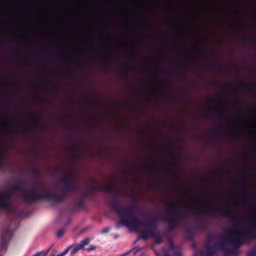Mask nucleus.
I'll return each mask as SVG.
<instances>
[{"mask_svg": "<svg viewBox=\"0 0 256 256\" xmlns=\"http://www.w3.org/2000/svg\"><path fill=\"white\" fill-rule=\"evenodd\" d=\"M64 232H65V230L64 228H62L60 229L57 232V234H56L58 238H61L64 235Z\"/></svg>", "mask_w": 256, "mask_h": 256, "instance_id": "18", "label": "nucleus"}, {"mask_svg": "<svg viewBox=\"0 0 256 256\" xmlns=\"http://www.w3.org/2000/svg\"><path fill=\"white\" fill-rule=\"evenodd\" d=\"M226 235V233L223 236H218V235L214 234H209V235L208 236V237H207V242H210V244H211V240H212V239H214V238H220L222 240H223V237L224 236Z\"/></svg>", "mask_w": 256, "mask_h": 256, "instance_id": "13", "label": "nucleus"}, {"mask_svg": "<svg viewBox=\"0 0 256 256\" xmlns=\"http://www.w3.org/2000/svg\"><path fill=\"white\" fill-rule=\"evenodd\" d=\"M189 210L193 212L198 210L196 216L198 218H201L203 214H210L215 216H221L223 218H228L232 223V228L234 230H239L240 227L235 222V217L231 213L227 212L228 208L224 207H215L212 205V203L208 204L204 208H201L196 206L189 208Z\"/></svg>", "mask_w": 256, "mask_h": 256, "instance_id": "4", "label": "nucleus"}, {"mask_svg": "<svg viewBox=\"0 0 256 256\" xmlns=\"http://www.w3.org/2000/svg\"><path fill=\"white\" fill-rule=\"evenodd\" d=\"M90 242L89 238H86L82 241L80 243L78 244H72L70 246H72L70 251V255L73 256L74 254L76 253L78 250L84 248L85 246L88 245Z\"/></svg>", "mask_w": 256, "mask_h": 256, "instance_id": "10", "label": "nucleus"}, {"mask_svg": "<svg viewBox=\"0 0 256 256\" xmlns=\"http://www.w3.org/2000/svg\"><path fill=\"white\" fill-rule=\"evenodd\" d=\"M93 180H94V182H96V179H95V178H94V179Z\"/></svg>", "mask_w": 256, "mask_h": 256, "instance_id": "50", "label": "nucleus"}, {"mask_svg": "<svg viewBox=\"0 0 256 256\" xmlns=\"http://www.w3.org/2000/svg\"><path fill=\"white\" fill-rule=\"evenodd\" d=\"M124 60L125 61H128L130 60V56L128 54L126 55L124 57Z\"/></svg>", "mask_w": 256, "mask_h": 256, "instance_id": "37", "label": "nucleus"}, {"mask_svg": "<svg viewBox=\"0 0 256 256\" xmlns=\"http://www.w3.org/2000/svg\"><path fill=\"white\" fill-rule=\"evenodd\" d=\"M128 179V176L127 174H126L125 176H124V180H127Z\"/></svg>", "mask_w": 256, "mask_h": 256, "instance_id": "46", "label": "nucleus"}, {"mask_svg": "<svg viewBox=\"0 0 256 256\" xmlns=\"http://www.w3.org/2000/svg\"><path fill=\"white\" fill-rule=\"evenodd\" d=\"M176 141L177 142H179L178 140H176Z\"/></svg>", "mask_w": 256, "mask_h": 256, "instance_id": "57", "label": "nucleus"}, {"mask_svg": "<svg viewBox=\"0 0 256 256\" xmlns=\"http://www.w3.org/2000/svg\"><path fill=\"white\" fill-rule=\"evenodd\" d=\"M197 228L198 230H203L204 228V225L202 223L198 224Z\"/></svg>", "mask_w": 256, "mask_h": 256, "instance_id": "34", "label": "nucleus"}, {"mask_svg": "<svg viewBox=\"0 0 256 256\" xmlns=\"http://www.w3.org/2000/svg\"><path fill=\"white\" fill-rule=\"evenodd\" d=\"M256 236V220L252 222V226L245 229L244 234H233L230 231L226 232V235L219 242L212 246L206 242L205 251L206 256H214L219 250H224L227 244L231 243L236 246H242L244 242L248 241Z\"/></svg>", "mask_w": 256, "mask_h": 256, "instance_id": "2", "label": "nucleus"}, {"mask_svg": "<svg viewBox=\"0 0 256 256\" xmlns=\"http://www.w3.org/2000/svg\"><path fill=\"white\" fill-rule=\"evenodd\" d=\"M244 88H246V90H254V86H251L250 84H245L244 86Z\"/></svg>", "mask_w": 256, "mask_h": 256, "instance_id": "26", "label": "nucleus"}, {"mask_svg": "<svg viewBox=\"0 0 256 256\" xmlns=\"http://www.w3.org/2000/svg\"><path fill=\"white\" fill-rule=\"evenodd\" d=\"M174 256H180V253L178 252H174Z\"/></svg>", "mask_w": 256, "mask_h": 256, "instance_id": "41", "label": "nucleus"}, {"mask_svg": "<svg viewBox=\"0 0 256 256\" xmlns=\"http://www.w3.org/2000/svg\"><path fill=\"white\" fill-rule=\"evenodd\" d=\"M253 110H256V108H254Z\"/></svg>", "mask_w": 256, "mask_h": 256, "instance_id": "61", "label": "nucleus"}, {"mask_svg": "<svg viewBox=\"0 0 256 256\" xmlns=\"http://www.w3.org/2000/svg\"><path fill=\"white\" fill-rule=\"evenodd\" d=\"M120 196L119 194H113L112 198L108 201L107 204L110 207L111 209L114 212V210L112 208V204L113 202L112 201L114 200V202H116L118 204V206L120 209H121V210H122L124 208L128 209L130 212H132V214H134L133 211L136 210L138 208V205H137L136 202L135 201H134L132 202V204L128 208H121L120 204L117 202V200L118 199V198H120Z\"/></svg>", "mask_w": 256, "mask_h": 256, "instance_id": "9", "label": "nucleus"}, {"mask_svg": "<svg viewBox=\"0 0 256 256\" xmlns=\"http://www.w3.org/2000/svg\"><path fill=\"white\" fill-rule=\"evenodd\" d=\"M150 168H152V169H154V168H155V167H154V166H151V167H150Z\"/></svg>", "mask_w": 256, "mask_h": 256, "instance_id": "53", "label": "nucleus"}, {"mask_svg": "<svg viewBox=\"0 0 256 256\" xmlns=\"http://www.w3.org/2000/svg\"><path fill=\"white\" fill-rule=\"evenodd\" d=\"M50 256H56L54 254H51Z\"/></svg>", "mask_w": 256, "mask_h": 256, "instance_id": "51", "label": "nucleus"}, {"mask_svg": "<svg viewBox=\"0 0 256 256\" xmlns=\"http://www.w3.org/2000/svg\"><path fill=\"white\" fill-rule=\"evenodd\" d=\"M112 202V208L114 210V212L120 216V221L116 225L117 228L122 225L130 228L134 231H140V228H146V230L141 232L138 240H146L149 237L157 238L158 236V232L156 227L140 220L128 210L120 209L118 204L114 200Z\"/></svg>", "mask_w": 256, "mask_h": 256, "instance_id": "1", "label": "nucleus"}, {"mask_svg": "<svg viewBox=\"0 0 256 256\" xmlns=\"http://www.w3.org/2000/svg\"><path fill=\"white\" fill-rule=\"evenodd\" d=\"M250 42L254 44H256V37H250L249 38Z\"/></svg>", "mask_w": 256, "mask_h": 256, "instance_id": "28", "label": "nucleus"}, {"mask_svg": "<svg viewBox=\"0 0 256 256\" xmlns=\"http://www.w3.org/2000/svg\"><path fill=\"white\" fill-rule=\"evenodd\" d=\"M184 96L186 98H189L190 96V94L188 92H184Z\"/></svg>", "mask_w": 256, "mask_h": 256, "instance_id": "36", "label": "nucleus"}, {"mask_svg": "<svg viewBox=\"0 0 256 256\" xmlns=\"http://www.w3.org/2000/svg\"><path fill=\"white\" fill-rule=\"evenodd\" d=\"M16 128L18 131L22 133L25 132L26 130V128L24 126H17Z\"/></svg>", "mask_w": 256, "mask_h": 256, "instance_id": "24", "label": "nucleus"}, {"mask_svg": "<svg viewBox=\"0 0 256 256\" xmlns=\"http://www.w3.org/2000/svg\"><path fill=\"white\" fill-rule=\"evenodd\" d=\"M96 248V246L94 245H90L88 248L86 249L87 251L90 252L93 250H94Z\"/></svg>", "mask_w": 256, "mask_h": 256, "instance_id": "32", "label": "nucleus"}, {"mask_svg": "<svg viewBox=\"0 0 256 256\" xmlns=\"http://www.w3.org/2000/svg\"><path fill=\"white\" fill-rule=\"evenodd\" d=\"M234 137L235 138V139L237 140V138H237L236 136H234Z\"/></svg>", "mask_w": 256, "mask_h": 256, "instance_id": "55", "label": "nucleus"}, {"mask_svg": "<svg viewBox=\"0 0 256 256\" xmlns=\"http://www.w3.org/2000/svg\"><path fill=\"white\" fill-rule=\"evenodd\" d=\"M124 72L126 74H127L128 73V70L127 69H124Z\"/></svg>", "mask_w": 256, "mask_h": 256, "instance_id": "45", "label": "nucleus"}, {"mask_svg": "<svg viewBox=\"0 0 256 256\" xmlns=\"http://www.w3.org/2000/svg\"><path fill=\"white\" fill-rule=\"evenodd\" d=\"M68 76V74H64V76Z\"/></svg>", "mask_w": 256, "mask_h": 256, "instance_id": "52", "label": "nucleus"}, {"mask_svg": "<svg viewBox=\"0 0 256 256\" xmlns=\"http://www.w3.org/2000/svg\"><path fill=\"white\" fill-rule=\"evenodd\" d=\"M173 182L176 183V184H178V182L176 178H174Z\"/></svg>", "mask_w": 256, "mask_h": 256, "instance_id": "44", "label": "nucleus"}, {"mask_svg": "<svg viewBox=\"0 0 256 256\" xmlns=\"http://www.w3.org/2000/svg\"><path fill=\"white\" fill-rule=\"evenodd\" d=\"M72 246H69L68 248H66L64 252H61L60 254L56 255V256H65L68 252L69 250L72 248Z\"/></svg>", "mask_w": 256, "mask_h": 256, "instance_id": "17", "label": "nucleus"}, {"mask_svg": "<svg viewBox=\"0 0 256 256\" xmlns=\"http://www.w3.org/2000/svg\"><path fill=\"white\" fill-rule=\"evenodd\" d=\"M164 256H171L170 254H166Z\"/></svg>", "mask_w": 256, "mask_h": 256, "instance_id": "49", "label": "nucleus"}, {"mask_svg": "<svg viewBox=\"0 0 256 256\" xmlns=\"http://www.w3.org/2000/svg\"><path fill=\"white\" fill-rule=\"evenodd\" d=\"M60 187L61 190V192L58 194H55L56 195L60 196L63 197L62 200L60 202H56L52 200H47L54 203H60L64 201L66 199V192H78L80 191V188L78 184L76 182L73 178L68 174H64L60 180Z\"/></svg>", "mask_w": 256, "mask_h": 256, "instance_id": "5", "label": "nucleus"}, {"mask_svg": "<svg viewBox=\"0 0 256 256\" xmlns=\"http://www.w3.org/2000/svg\"><path fill=\"white\" fill-rule=\"evenodd\" d=\"M175 250V248H174V245L172 243H170V246H169V248H168V250L170 252H172V251H174Z\"/></svg>", "mask_w": 256, "mask_h": 256, "instance_id": "29", "label": "nucleus"}, {"mask_svg": "<svg viewBox=\"0 0 256 256\" xmlns=\"http://www.w3.org/2000/svg\"><path fill=\"white\" fill-rule=\"evenodd\" d=\"M70 148L71 150H76V146H75V145L71 146H70Z\"/></svg>", "mask_w": 256, "mask_h": 256, "instance_id": "40", "label": "nucleus"}, {"mask_svg": "<svg viewBox=\"0 0 256 256\" xmlns=\"http://www.w3.org/2000/svg\"><path fill=\"white\" fill-rule=\"evenodd\" d=\"M196 62L194 60L191 59L188 62H185L184 64L189 66H191L192 64H195Z\"/></svg>", "mask_w": 256, "mask_h": 256, "instance_id": "27", "label": "nucleus"}, {"mask_svg": "<svg viewBox=\"0 0 256 256\" xmlns=\"http://www.w3.org/2000/svg\"><path fill=\"white\" fill-rule=\"evenodd\" d=\"M85 206L84 202L83 200H81L78 202L76 204V207L78 208H83Z\"/></svg>", "mask_w": 256, "mask_h": 256, "instance_id": "19", "label": "nucleus"}, {"mask_svg": "<svg viewBox=\"0 0 256 256\" xmlns=\"http://www.w3.org/2000/svg\"><path fill=\"white\" fill-rule=\"evenodd\" d=\"M186 234L190 238H192L194 236V232L190 228H186Z\"/></svg>", "mask_w": 256, "mask_h": 256, "instance_id": "14", "label": "nucleus"}, {"mask_svg": "<svg viewBox=\"0 0 256 256\" xmlns=\"http://www.w3.org/2000/svg\"><path fill=\"white\" fill-rule=\"evenodd\" d=\"M158 220L156 218H153L149 222H146L148 224H150V225H152L156 228L158 224Z\"/></svg>", "mask_w": 256, "mask_h": 256, "instance_id": "15", "label": "nucleus"}, {"mask_svg": "<svg viewBox=\"0 0 256 256\" xmlns=\"http://www.w3.org/2000/svg\"><path fill=\"white\" fill-rule=\"evenodd\" d=\"M116 186V183L114 180H112L111 182L104 185L100 186L98 188H92L89 190L86 194L88 196H92L95 194L98 191H102L108 193L113 192Z\"/></svg>", "mask_w": 256, "mask_h": 256, "instance_id": "8", "label": "nucleus"}, {"mask_svg": "<svg viewBox=\"0 0 256 256\" xmlns=\"http://www.w3.org/2000/svg\"><path fill=\"white\" fill-rule=\"evenodd\" d=\"M181 206H174L170 204L168 206V215L164 218L170 231L174 230L180 224L184 217V213L180 211Z\"/></svg>", "mask_w": 256, "mask_h": 256, "instance_id": "6", "label": "nucleus"}, {"mask_svg": "<svg viewBox=\"0 0 256 256\" xmlns=\"http://www.w3.org/2000/svg\"><path fill=\"white\" fill-rule=\"evenodd\" d=\"M180 148H181V146L180 145V146H179V147H178V148H180Z\"/></svg>", "mask_w": 256, "mask_h": 256, "instance_id": "58", "label": "nucleus"}, {"mask_svg": "<svg viewBox=\"0 0 256 256\" xmlns=\"http://www.w3.org/2000/svg\"><path fill=\"white\" fill-rule=\"evenodd\" d=\"M32 174H33L34 176L36 178H39L40 177V173H39V172L37 170L32 169Z\"/></svg>", "mask_w": 256, "mask_h": 256, "instance_id": "22", "label": "nucleus"}, {"mask_svg": "<svg viewBox=\"0 0 256 256\" xmlns=\"http://www.w3.org/2000/svg\"><path fill=\"white\" fill-rule=\"evenodd\" d=\"M162 240H161V239L160 238H158V239H156V242L158 244H159L161 242Z\"/></svg>", "mask_w": 256, "mask_h": 256, "instance_id": "43", "label": "nucleus"}, {"mask_svg": "<svg viewBox=\"0 0 256 256\" xmlns=\"http://www.w3.org/2000/svg\"><path fill=\"white\" fill-rule=\"evenodd\" d=\"M12 194V190H2L0 192V209L8 214L12 212V207L9 202Z\"/></svg>", "mask_w": 256, "mask_h": 256, "instance_id": "7", "label": "nucleus"}, {"mask_svg": "<svg viewBox=\"0 0 256 256\" xmlns=\"http://www.w3.org/2000/svg\"><path fill=\"white\" fill-rule=\"evenodd\" d=\"M194 126H188L187 128V130H194Z\"/></svg>", "mask_w": 256, "mask_h": 256, "instance_id": "39", "label": "nucleus"}, {"mask_svg": "<svg viewBox=\"0 0 256 256\" xmlns=\"http://www.w3.org/2000/svg\"><path fill=\"white\" fill-rule=\"evenodd\" d=\"M46 254H47V252H44L42 251L40 252H36V254H34L32 256H46Z\"/></svg>", "mask_w": 256, "mask_h": 256, "instance_id": "25", "label": "nucleus"}, {"mask_svg": "<svg viewBox=\"0 0 256 256\" xmlns=\"http://www.w3.org/2000/svg\"><path fill=\"white\" fill-rule=\"evenodd\" d=\"M208 65L210 67H212V66H214V64L213 62H208Z\"/></svg>", "mask_w": 256, "mask_h": 256, "instance_id": "42", "label": "nucleus"}, {"mask_svg": "<svg viewBox=\"0 0 256 256\" xmlns=\"http://www.w3.org/2000/svg\"><path fill=\"white\" fill-rule=\"evenodd\" d=\"M110 228H106L102 230V233L103 234H106V233L108 232H110Z\"/></svg>", "mask_w": 256, "mask_h": 256, "instance_id": "31", "label": "nucleus"}, {"mask_svg": "<svg viewBox=\"0 0 256 256\" xmlns=\"http://www.w3.org/2000/svg\"><path fill=\"white\" fill-rule=\"evenodd\" d=\"M217 102H217L218 104L220 106H228V103L226 102L224 100H220L219 98H218V100Z\"/></svg>", "mask_w": 256, "mask_h": 256, "instance_id": "21", "label": "nucleus"}, {"mask_svg": "<svg viewBox=\"0 0 256 256\" xmlns=\"http://www.w3.org/2000/svg\"><path fill=\"white\" fill-rule=\"evenodd\" d=\"M212 196H208V198H211Z\"/></svg>", "mask_w": 256, "mask_h": 256, "instance_id": "60", "label": "nucleus"}, {"mask_svg": "<svg viewBox=\"0 0 256 256\" xmlns=\"http://www.w3.org/2000/svg\"><path fill=\"white\" fill-rule=\"evenodd\" d=\"M122 165L124 166V167H126V168H128V170L130 171H132L134 168L133 167H132V166H130L128 164V162H123L122 164Z\"/></svg>", "mask_w": 256, "mask_h": 256, "instance_id": "20", "label": "nucleus"}, {"mask_svg": "<svg viewBox=\"0 0 256 256\" xmlns=\"http://www.w3.org/2000/svg\"><path fill=\"white\" fill-rule=\"evenodd\" d=\"M2 57H3V56H2L0 55V58H2Z\"/></svg>", "mask_w": 256, "mask_h": 256, "instance_id": "59", "label": "nucleus"}, {"mask_svg": "<svg viewBox=\"0 0 256 256\" xmlns=\"http://www.w3.org/2000/svg\"><path fill=\"white\" fill-rule=\"evenodd\" d=\"M84 100H92V101H94V102H98V99H96V98H93V99H90L87 96H85L84 97Z\"/></svg>", "mask_w": 256, "mask_h": 256, "instance_id": "33", "label": "nucleus"}, {"mask_svg": "<svg viewBox=\"0 0 256 256\" xmlns=\"http://www.w3.org/2000/svg\"><path fill=\"white\" fill-rule=\"evenodd\" d=\"M164 70H160V74H164Z\"/></svg>", "mask_w": 256, "mask_h": 256, "instance_id": "47", "label": "nucleus"}, {"mask_svg": "<svg viewBox=\"0 0 256 256\" xmlns=\"http://www.w3.org/2000/svg\"><path fill=\"white\" fill-rule=\"evenodd\" d=\"M11 235L10 230L9 229L6 230L2 234V246L1 249L5 250L8 245V240Z\"/></svg>", "mask_w": 256, "mask_h": 256, "instance_id": "11", "label": "nucleus"}, {"mask_svg": "<svg viewBox=\"0 0 256 256\" xmlns=\"http://www.w3.org/2000/svg\"><path fill=\"white\" fill-rule=\"evenodd\" d=\"M212 84L214 86H220V83L216 82H214Z\"/></svg>", "mask_w": 256, "mask_h": 256, "instance_id": "35", "label": "nucleus"}, {"mask_svg": "<svg viewBox=\"0 0 256 256\" xmlns=\"http://www.w3.org/2000/svg\"><path fill=\"white\" fill-rule=\"evenodd\" d=\"M216 136H220V133H216Z\"/></svg>", "mask_w": 256, "mask_h": 256, "instance_id": "48", "label": "nucleus"}, {"mask_svg": "<svg viewBox=\"0 0 256 256\" xmlns=\"http://www.w3.org/2000/svg\"><path fill=\"white\" fill-rule=\"evenodd\" d=\"M14 190L21 192L23 200L28 203H33L42 200H52L60 202L63 199L60 196L56 195L50 192L44 190L42 185L34 182L29 189L24 187L22 181L18 182L12 185Z\"/></svg>", "mask_w": 256, "mask_h": 256, "instance_id": "3", "label": "nucleus"}, {"mask_svg": "<svg viewBox=\"0 0 256 256\" xmlns=\"http://www.w3.org/2000/svg\"><path fill=\"white\" fill-rule=\"evenodd\" d=\"M76 155H72L70 156V159L72 160H74L76 159Z\"/></svg>", "mask_w": 256, "mask_h": 256, "instance_id": "38", "label": "nucleus"}, {"mask_svg": "<svg viewBox=\"0 0 256 256\" xmlns=\"http://www.w3.org/2000/svg\"><path fill=\"white\" fill-rule=\"evenodd\" d=\"M32 118L34 119V120L32 122V126L34 128H39L40 127V125L39 122H40V116L38 114L36 113H32Z\"/></svg>", "mask_w": 256, "mask_h": 256, "instance_id": "12", "label": "nucleus"}, {"mask_svg": "<svg viewBox=\"0 0 256 256\" xmlns=\"http://www.w3.org/2000/svg\"><path fill=\"white\" fill-rule=\"evenodd\" d=\"M249 190H250V188L247 186H245V187L242 188L240 190L238 191V193H240V194H244L247 192H248Z\"/></svg>", "mask_w": 256, "mask_h": 256, "instance_id": "23", "label": "nucleus"}, {"mask_svg": "<svg viewBox=\"0 0 256 256\" xmlns=\"http://www.w3.org/2000/svg\"><path fill=\"white\" fill-rule=\"evenodd\" d=\"M248 256H256V250H254L249 252Z\"/></svg>", "mask_w": 256, "mask_h": 256, "instance_id": "30", "label": "nucleus"}, {"mask_svg": "<svg viewBox=\"0 0 256 256\" xmlns=\"http://www.w3.org/2000/svg\"><path fill=\"white\" fill-rule=\"evenodd\" d=\"M8 132H12L11 130H8Z\"/></svg>", "mask_w": 256, "mask_h": 256, "instance_id": "54", "label": "nucleus"}, {"mask_svg": "<svg viewBox=\"0 0 256 256\" xmlns=\"http://www.w3.org/2000/svg\"><path fill=\"white\" fill-rule=\"evenodd\" d=\"M171 163L172 166H178L180 164V160L178 158H173L172 161Z\"/></svg>", "mask_w": 256, "mask_h": 256, "instance_id": "16", "label": "nucleus"}, {"mask_svg": "<svg viewBox=\"0 0 256 256\" xmlns=\"http://www.w3.org/2000/svg\"><path fill=\"white\" fill-rule=\"evenodd\" d=\"M2 98V96L0 94V98Z\"/></svg>", "mask_w": 256, "mask_h": 256, "instance_id": "56", "label": "nucleus"}]
</instances>
